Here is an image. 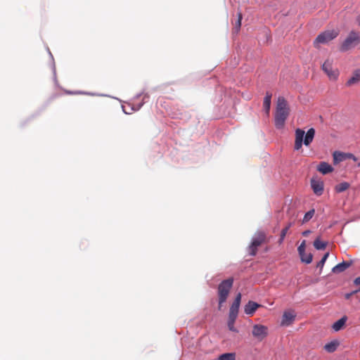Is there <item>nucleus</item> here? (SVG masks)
<instances>
[{"instance_id": "36", "label": "nucleus", "mask_w": 360, "mask_h": 360, "mask_svg": "<svg viewBox=\"0 0 360 360\" xmlns=\"http://www.w3.org/2000/svg\"><path fill=\"white\" fill-rule=\"evenodd\" d=\"M53 71H54V72L56 71L55 65H53Z\"/></svg>"}, {"instance_id": "12", "label": "nucleus", "mask_w": 360, "mask_h": 360, "mask_svg": "<svg viewBox=\"0 0 360 360\" xmlns=\"http://www.w3.org/2000/svg\"><path fill=\"white\" fill-rule=\"evenodd\" d=\"M305 240H303L297 248L299 255L300 256L301 261L306 264H310L312 262L313 255L311 253L307 254L305 252Z\"/></svg>"}, {"instance_id": "35", "label": "nucleus", "mask_w": 360, "mask_h": 360, "mask_svg": "<svg viewBox=\"0 0 360 360\" xmlns=\"http://www.w3.org/2000/svg\"><path fill=\"white\" fill-rule=\"evenodd\" d=\"M48 51H49V53L50 55V56L53 58V55L52 53H51L50 50L48 49Z\"/></svg>"}, {"instance_id": "7", "label": "nucleus", "mask_w": 360, "mask_h": 360, "mask_svg": "<svg viewBox=\"0 0 360 360\" xmlns=\"http://www.w3.org/2000/svg\"><path fill=\"white\" fill-rule=\"evenodd\" d=\"M338 32L335 30H327L319 34L314 41L315 47H318L320 44H326L333 39L336 38Z\"/></svg>"}, {"instance_id": "34", "label": "nucleus", "mask_w": 360, "mask_h": 360, "mask_svg": "<svg viewBox=\"0 0 360 360\" xmlns=\"http://www.w3.org/2000/svg\"><path fill=\"white\" fill-rule=\"evenodd\" d=\"M309 232L310 231L309 230L308 231H304L302 233V234H303V236H307Z\"/></svg>"}, {"instance_id": "25", "label": "nucleus", "mask_w": 360, "mask_h": 360, "mask_svg": "<svg viewBox=\"0 0 360 360\" xmlns=\"http://www.w3.org/2000/svg\"><path fill=\"white\" fill-rule=\"evenodd\" d=\"M218 360H236L235 353H224L219 356Z\"/></svg>"}, {"instance_id": "24", "label": "nucleus", "mask_w": 360, "mask_h": 360, "mask_svg": "<svg viewBox=\"0 0 360 360\" xmlns=\"http://www.w3.org/2000/svg\"><path fill=\"white\" fill-rule=\"evenodd\" d=\"M333 162L335 164H337L340 162H342L345 160V154L339 151H335L333 155Z\"/></svg>"}, {"instance_id": "4", "label": "nucleus", "mask_w": 360, "mask_h": 360, "mask_svg": "<svg viewBox=\"0 0 360 360\" xmlns=\"http://www.w3.org/2000/svg\"><path fill=\"white\" fill-rule=\"evenodd\" d=\"M241 301V293L239 292L233 302L232 303L230 310H229V321H228V326L230 330L231 331H237L236 329L234 328V323L236 321V319L238 316V310Z\"/></svg>"}, {"instance_id": "10", "label": "nucleus", "mask_w": 360, "mask_h": 360, "mask_svg": "<svg viewBox=\"0 0 360 360\" xmlns=\"http://www.w3.org/2000/svg\"><path fill=\"white\" fill-rule=\"evenodd\" d=\"M269 329L266 326L261 324H255L252 326V334L254 338L259 341L263 340L267 337Z\"/></svg>"}, {"instance_id": "30", "label": "nucleus", "mask_w": 360, "mask_h": 360, "mask_svg": "<svg viewBox=\"0 0 360 360\" xmlns=\"http://www.w3.org/2000/svg\"><path fill=\"white\" fill-rule=\"evenodd\" d=\"M353 283L355 286L359 287V290H360V276L356 277L354 280Z\"/></svg>"}, {"instance_id": "37", "label": "nucleus", "mask_w": 360, "mask_h": 360, "mask_svg": "<svg viewBox=\"0 0 360 360\" xmlns=\"http://www.w3.org/2000/svg\"><path fill=\"white\" fill-rule=\"evenodd\" d=\"M359 24L360 25V20H359Z\"/></svg>"}, {"instance_id": "18", "label": "nucleus", "mask_w": 360, "mask_h": 360, "mask_svg": "<svg viewBox=\"0 0 360 360\" xmlns=\"http://www.w3.org/2000/svg\"><path fill=\"white\" fill-rule=\"evenodd\" d=\"M359 81H360V69H356L354 71L353 75L351 77V78H349L347 80L346 85L349 86H352V84L358 83Z\"/></svg>"}, {"instance_id": "11", "label": "nucleus", "mask_w": 360, "mask_h": 360, "mask_svg": "<svg viewBox=\"0 0 360 360\" xmlns=\"http://www.w3.org/2000/svg\"><path fill=\"white\" fill-rule=\"evenodd\" d=\"M323 71L328 75L330 80H336L339 76L338 69H333L332 62L329 60H326L322 65Z\"/></svg>"}, {"instance_id": "16", "label": "nucleus", "mask_w": 360, "mask_h": 360, "mask_svg": "<svg viewBox=\"0 0 360 360\" xmlns=\"http://www.w3.org/2000/svg\"><path fill=\"white\" fill-rule=\"evenodd\" d=\"M260 306L259 304L250 300L245 305L244 312L247 315L252 316Z\"/></svg>"}, {"instance_id": "21", "label": "nucleus", "mask_w": 360, "mask_h": 360, "mask_svg": "<svg viewBox=\"0 0 360 360\" xmlns=\"http://www.w3.org/2000/svg\"><path fill=\"white\" fill-rule=\"evenodd\" d=\"M338 345L339 342L338 341H331L325 345L324 349L326 352L329 353H333L337 349Z\"/></svg>"}, {"instance_id": "1", "label": "nucleus", "mask_w": 360, "mask_h": 360, "mask_svg": "<svg viewBox=\"0 0 360 360\" xmlns=\"http://www.w3.org/2000/svg\"><path fill=\"white\" fill-rule=\"evenodd\" d=\"M289 115V108L285 99L283 97H278L275 113V127L281 129L283 128L286 119Z\"/></svg>"}, {"instance_id": "29", "label": "nucleus", "mask_w": 360, "mask_h": 360, "mask_svg": "<svg viewBox=\"0 0 360 360\" xmlns=\"http://www.w3.org/2000/svg\"><path fill=\"white\" fill-rule=\"evenodd\" d=\"M329 256V252H326L323 256V257L321 258V259L318 262L317 264V267L318 268H321L322 269L327 258Z\"/></svg>"}, {"instance_id": "28", "label": "nucleus", "mask_w": 360, "mask_h": 360, "mask_svg": "<svg viewBox=\"0 0 360 360\" xmlns=\"http://www.w3.org/2000/svg\"><path fill=\"white\" fill-rule=\"evenodd\" d=\"M289 226H285V228H283L281 231V234H280V238H279V240H278V243L281 244L283 243V241L285 239V237L288 233V231L289 229Z\"/></svg>"}, {"instance_id": "20", "label": "nucleus", "mask_w": 360, "mask_h": 360, "mask_svg": "<svg viewBox=\"0 0 360 360\" xmlns=\"http://www.w3.org/2000/svg\"><path fill=\"white\" fill-rule=\"evenodd\" d=\"M347 316H342V318H340L339 320H338L333 324L332 328L335 331L340 330L342 328V327L345 326V324L347 321Z\"/></svg>"}, {"instance_id": "2", "label": "nucleus", "mask_w": 360, "mask_h": 360, "mask_svg": "<svg viewBox=\"0 0 360 360\" xmlns=\"http://www.w3.org/2000/svg\"><path fill=\"white\" fill-rule=\"evenodd\" d=\"M314 135L315 130L314 128L308 129L306 134L303 129H297L295 131V150H300L302 144H304L306 146H309L314 138Z\"/></svg>"}, {"instance_id": "33", "label": "nucleus", "mask_w": 360, "mask_h": 360, "mask_svg": "<svg viewBox=\"0 0 360 360\" xmlns=\"http://www.w3.org/2000/svg\"><path fill=\"white\" fill-rule=\"evenodd\" d=\"M349 292L352 294V296L358 292H360V290H359V288H358L356 290H352V292Z\"/></svg>"}, {"instance_id": "8", "label": "nucleus", "mask_w": 360, "mask_h": 360, "mask_svg": "<svg viewBox=\"0 0 360 360\" xmlns=\"http://www.w3.org/2000/svg\"><path fill=\"white\" fill-rule=\"evenodd\" d=\"M265 238V233L262 231H258L255 233L249 246L250 255L255 256L257 254L258 247L264 241Z\"/></svg>"}, {"instance_id": "27", "label": "nucleus", "mask_w": 360, "mask_h": 360, "mask_svg": "<svg viewBox=\"0 0 360 360\" xmlns=\"http://www.w3.org/2000/svg\"><path fill=\"white\" fill-rule=\"evenodd\" d=\"M241 20H242V14L241 13H238V20L236 22L235 27L233 28L235 32H238L241 27Z\"/></svg>"}, {"instance_id": "13", "label": "nucleus", "mask_w": 360, "mask_h": 360, "mask_svg": "<svg viewBox=\"0 0 360 360\" xmlns=\"http://www.w3.org/2000/svg\"><path fill=\"white\" fill-rule=\"evenodd\" d=\"M311 187L314 193L317 196H320L323 194L324 190V184L323 181L312 178L311 179Z\"/></svg>"}, {"instance_id": "17", "label": "nucleus", "mask_w": 360, "mask_h": 360, "mask_svg": "<svg viewBox=\"0 0 360 360\" xmlns=\"http://www.w3.org/2000/svg\"><path fill=\"white\" fill-rule=\"evenodd\" d=\"M317 169L323 174H327L333 171V167L326 162H321L319 165Z\"/></svg>"}, {"instance_id": "19", "label": "nucleus", "mask_w": 360, "mask_h": 360, "mask_svg": "<svg viewBox=\"0 0 360 360\" xmlns=\"http://www.w3.org/2000/svg\"><path fill=\"white\" fill-rule=\"evenodd\" d=\"M271 94L266 92V96L264 98L263 106L265 112L269 115L271 108Z\"/></svg>"}, {"instance_id": "6", "label": "nucleus", "mask_w": 360, "mask_h": 360, "mask_svg": "<svg viewBox=\"0 0 360 360\" xmlns=\"http://www.w3.org/2000/svg\"><path fill=\"white\" fill-rule=\"evenodd\" d=\"M359 41L360 32L352 31L342 42L340 49L342 51H346L351 48L354 47Z\"/></svg>"}, {"instance_id": "23", "label": "nucleus", "mask_w": 360, "mask_h": 360, "mask_svg": "<svg viewBox=\"0 0 360 360\" xmlns=\"http://www.w3.org/2000/svg\"><path fill=\"white\" fill-rule=\"evenodd\" d=\"M327 244V242L321 241L319 238L314 242V246L318 250H325Z\"/></svg>"}, {"instance_id": "14", "label": "nucleus", "mask_w": 360, "mask_h": 360, "mask_svg": "<svg viewBox=\"0 0 360 360\" xmlns=\"http://www.w3.org/2000/svg\"><path fill=\"white\" fill-rule=\"evenodd\" d=\"M295 314L293 311H285L283 314L281 325L288 326H290L295 319Z\"/></svg>"}, {"instance_id": "32", "label": "nucleus", "mask_w": 360, "mask_h": 360, "mask_svg": "<svg viewBox=\"0 0 360 360\" xmlns=\"http://www.w3.org/2000/svg\"><path fill=\"white\" fill-rule=\"evenodd\" d=\"M352 297V294L350 292H347L345 295V298L346 300H349Z\"/></svg>"}, {"instance_id": "5", "label": "nucleus", "mask_w": 360, "mask_h": 360, "mask_svg": "<svg viewBox=\"0 0 360 360\" xmlns=\"http://www.w3.org/2000/svg\"><path fill=\"white\" fill-rule=\"evenodd\" d=\"M233 278H229L222 281L218 286L219 304L221 305L226 301L229 293L233 286Z\"/></svg>"}, {"instance_id": "31", "label": "nucleus", "mask_w": 360, "mask_h": 360, "mask_svg": "<svg viewBox=\"0 0 360 360\" xmlns=\"http://www.w3.org/2000/svg\"><path fill=\"white\" fill-rule=\"evenodd\" d=\"M130 110H129V108H127L125 105H122V110L125 114H131L132 111H131V108H129Z\"/></svg>"}, {"instance_id": "9", "label": "nucleus", "mask_w": 360, "mask_h": 360, "mask_svg": "<svg viewBox=\"0 0 360 360\" xmlns=\"http://www.w3.org/2000/svg\"><path fill=\"white\" fill-rule=\"evenodd\" d=\"M148 100L149 95L148 94H139L136 96L134 102L131 104H128V107L131 108V111H138Z\"/></svg>"}, {"instance_id": "15", "label": "nucleus", "mask_w": 360, "mask_h": 360, "mask_svg": "<svg viewBox=\"0 0 360 360\" xmlns=\"http://www.w3.org/2000/svg\"><path fill=\"white\" fill-rule=\"evenodd\" d=\"M353 264L352 260L343 261L341 263L338 264L332 269V272L334 274H340L345 271L347 269L350 267Z\"/></svg>"}, {"instance_id": "22", "label": "nucleus", "mask_w": 360, "mask_h": 360, "mask_svg": "<svg viewBox=\"0 0 360 360\" xmlns=\"http://www.w3.org/2000/svg\"><path fill=\"white\" fill-rule=\"evenodd\" d=\"M350 186V184L348 182L343 181L338 184H337L335 187V191L336 193H340L347 190Z\"/></svg>"}, {"instance_id": "3", "label": "nucleus", "mask_w": 360, "mask_h": 360, "mask_svg": "<svg viewBox=\"0 0 360 360\" xmlns=\"http://www.w3.org/2000/svg\"><path fill=\"white\" fill-rule=\"evenodd\" d=\"M314 135L315 130L314 128L308 129L306 134L303 129H297L295 131V150H300L302 144H304L306 146H309L314 138Z\"/></svg>"}, {"instance_id": "26", "label": "nucleus", "mask_w": 360, "mask_h": 360, "mask_svg": "<svg viewBox=\"0 0 360 360\" xmlns=\"http://www.w3.org/2000/svg\"><path fill=\"white\" fill-rule=\"evenodd\" d=\"M314 213H315V210L314 209H311L310 210H309L308 212H307L304 216V218H303V223H306L307 221H309L314 215Z\"/></svg>"}]
</instances>
